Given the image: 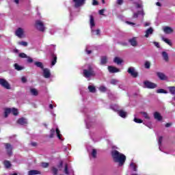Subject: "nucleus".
Here are the masks:
<instances>
[{
  "label": "nucleus",
  "instance_id": "1",
  "mask_svg": "<svg viewBox=\"0 0 175 175\" xmlns=\"http://www.w3.org/2000/svg\"><path fill=\"white\" fill-rule=\"evenodd\" d=\"M112 158L114 162H117L119 163V166H122L124 163H125V161L126 160V157H125L122 153L117 150H113L111 152Z\"/></svg>",
  "mask_w": 175,
  "mask_h": 175
},
{
  "label": "nucleus",
  "instance_id": "2",
  "mask_svg": "<svg viewBox=\"0 0 175 175\" xmlns=\"http://www.w3.org/2000/svg\"><path fill=\"white\" fill-rule=\"evenodd\" d=\"M83 76L85 79H90V77H93L95 76V71H94V68L90 64H86L84 66L83 69Z\"/></svg>",
  "mask_w": 175,
  "mask_h": 175
},
{
  "label": "nucleus",
  "instance_id": "3",
  "mask_svg": "<svg viewBox=\"0 0 175 175\" xmlns=\"http://www.w3.org/2000/svg\"><path fill=\"white\" fill-rule=\"evenodd\" d=\"M90 25L92 35L100 36V29H96L95 19L94 18V16H92V15L90 16Z\"/></svg>",
  "mask_w": 175,
  "mask_h": 175
},
{
  "label": "nucleus",
  "instance_id": "4",
  "mask_svg": "<svg viewBox=\"0 0 175 175\" xmlns=\"http://www.w3.org/2000/svg\"><path fill=\"white\" fill-rule=\"evenodd\" d=\"M35 27L40 32H44L46 31V26H44V23L40 20L36 21Z\"/></svg>",
  "mask_w": 175,
  "mask_h": 175
},
{
  "label": "nucleus",
  "instance_id": "5",
  "mask_svg": "<svg viewBox=\"0 0 175 175\" xmlns=\"http://www.w3.org/2000/svg\"><path fill=\"white\" fill-rule=\"evenodd\" d=\"M53 50L50 51V54L51 57V66H54L57 64V55L54 53L53 51H55V45H52L51 46Z\"/></svg>",
  "mask_w": 175,
  "mask_h": 175
},
{
  "label": "nucleus",
  "instance_id": "6",
  "mask_svg": "<svg viewBox=\"0 0 175 175\" xmlns=\"http://www.w3.org/2000/svg\"><path fill=\"white\" fill-rule=\"evenodd\" d=\"M15 35L20 39L25 38V31H24V29L19 27L15 31Z\"/></svg>",
  "mask_w": 175,
  "mask_h": 175
},
{
  "label": "nucleus",
  "instance_id": "7",
  "mask_svg": "<svg viewBox=\"0 0 175 175\" xmlns=\"http://www.w3.org/2000/svg\"><path fill=\"white\" fill-rule=\"evenodd\" d=\"M4 146L5 147V150L7 152V154L8 155V157H12L13 152L12 151H13V146H12V145L10 144H4Z\"/></svg>",
  "mask_w": 175,
  "mask_h": 175
},
{
  "label": "nucleus",
  "instance_id": "8",
  "mask_svg": "<svg viewBox=\"0 0 175 175\" xmlns=\"http://www.w3.org/2000/svg\"><path fill=\"white\" fill-rule=\"evenodd\" d=\"M0 85L5 90H10V84L5 79H0Z\"/></svg>",
  "mask_w": 175,
  "mask_h": 175
},
{
  "label": "nucleus",
  "instance_id": "9",
  "mask_svg": "<svg viewBox=\"0 0 175 175\" xmlns=\"http://www.w3.org/2000/svg\"><path fill=\"white\" fill-rule=\"evenodd\" d=\"M144 85H145L144 86L145 88H150V89L157 88V84L148 81H145L144 82Z\"/></svg>",
  "mask_w": 175,
  "mask_h": 175
},
{
  "label": "nucleus",
  "instance_id": "10",
  "mask_svg": "<svg viewBox=\"0 0 175 175\" xmlns=\"http://www.w3.org/2000/svg\"><path fill=\"white\" fill-rule=\"evenodd\" d=\"M128 73L132 76V77L136 78L138 76V73L137 72L136 70H135V68L130 67L127 70Z\"/></svg>",
  "mask_w": 175,
  "mask_h": 175
},
{
  "label": "nucleus",
  "instance_id": "11",
  "mask_svg": "<svg viewBox=\"0 0 175 175\" xmlns=\"http://www.w3.org/2000/svg\"><path fill=\"white\" fill-rule=\"evenodd\" d=\"M43 76L45 79H50L51 76V72H50V70L49 68H43Z\"/></svg>",
  "mask_w": 175,
  "mask_h": 175
},
{
  "label": "nucleus",
  "instance_id": "12",
  "mask_svg": "<svg viewBox=\"0 0 175 175\" xmlns=\"http://www.w3.org/2000/svg\"><path fill=\"white\" fill-rule=\"evenodd\" d=\"M64 173L66 175H70V174H73V170L72 169V167H68L67 165V164H66L65 167H64Z\"/></svg>",
  "mask_w": 175,
  "mask_h": 175
},
{
  "label": "nucleus",
  "instance_id": "13",
  "mask_svg": "<svg viewBox=\"0 0 175 175\" xmlns=\"http://www.w3.org/2000/svg\"><path fill=\"white\" fill-rule=\"evenodd\" d=\"M163 31L165 32L166 34L169 35L170 33H173V29L170 27L165 26L163 27Z\"/></svg>",
  "mask_w": 175,
  "mask_h": 175
},
{
  "label": "nucleus",
  "instance_id": "14",
  "mask_svg": "<svg viewBox=\"0 0 175 175\" xmlns=\"http://www.w3.org/2000/svg\"><path fill=\"white\" fill-rule=\"evenodd\" d=\"M75 3V8H80L84 5L85 0H73Z\"/></svg>",
  "mask_w": 175,
  "mask_h": 175
},
{
  "label": "nucleus",
  "instance_id": "15",
  "mask_svg": "<svg viewBox=\"0 0 175 175\" xmlns=\"http://www.w3.org/2000/svg\"><path fill=\"white\" fill-rule=\"evenodd\" d=\"M145 37L146 38H150V36H151V35H152V33H154V29H152V27H150L149 29H146V31H145Z\"/></svg>",
  "mask_w": 175,
  "mask_h": 175
},
{
  "label": "nucleus",
  "instance_id": "16",
  "mask_svg": "<svg viewBox=\"0 0 175 175\" xmlns=\"http://www.w3.org/2000/svg\"><path fill=\"white\" fill-rule=\"evenodd\" d=\"M157 76L160 80H167V77L163 72H157Z\"/></svg>",
  "mask_w": 175,
  "mask_h": 175
},
{
  "label": "nucleus",
  "instance_id": "17",
  "mask_svg": "<svg viewBox=\"0 0 175 175\" xmlns=\"http://www.w3.org/2000/svg\"><path fill=\"white\" fill-rule=\"evenodd\" d=\"M108 70L110 73H118L120 72V69L111 66H108Z\"/></svg>",
  "mask_w": 175,
  "mask_h": 175
},
{
  "label": "nucleus",
  "instance_id": "18",
  "mask_svg": "<svg viewBox=\"0 0 175 175\" xmlns=\"http://www.w3.org/2000/svg\"><path fill=\"white\" fill-rule=\"evenodd\" d=\"M18 124H20V125H27L28 124V122L27 121V119L24 118H21L17 121Z\"/></svg>",
  "mask_w": 175,
  "mask_h": 175
},
{
  "label": "nucleus",
  "instance_id": "19",
  "mask_svg": "<svg viewBox=\"0 0 175 175\" xmlns=\"http://www.w3.org/2000/svg\"><path fill=\"white\" fill-rule=\"evenodd\" d=\"M153 116L154 120H157V121H162V116L159 112H154Z\"/></svg>",
  "mask_w": 175,
  "mask_h": 175
},
{
  "label": "nucleus",
  "instance_id": "20",
  "mask_svg": "<svg viewBox=\"0 0 175 175\" xmlns=\"http://www.w3.org/2000/svg\"><path fill=\"white\" fill-rule=\"evenodd\" d=\"M27 174L28 175H38V174H41V172L39 170H31L28 172Z\"/></svg>",
  "mask_w": 175,
  "mask_h": 175
},
{
  "label": "nucleus",
  "instance_id": "21",
  "mask_svg": "<svg viewBox=\"0 0 175 175\" xmlns=\"http://www.w3.org/2000/svg\"><path fill=\"white\" fill-rule=\"evenodd\" d=\"M129 42L130 44L133 47H136V46H137V41L136 40V38H133L130 39Z\"/></svg>",
  "mask_w": 175,
  "mask_h": 175
},
{
  "label": "nucleus",
  "instance_id": "22",
  "mask_svg": "<svg viewBox=\"0 0 175 175\" xmlns=\"http://www.w3.org/2000/svg\"><path fill=\"white\" fill-rule=\"evenodd\" d=\"M139 14H142V16H144V11L142 10L141 11H138L137 12H134L133 18H137V17H139Z\"/></svg>",
  "mask_w": 175,
  "mask_h": 175
},
{
  "label": "nucleus",
  "instance_id": "23",
  "mask_svg": "<svg viewBox=\"0 0 175 175\" xmlns=\"http://www.w3.org/2000/svg\"><path fill=\"white\" fill-rule=\"evenodd\" d=\"M88 89L89 90V92H92V94H95V92H96V88H95L94 85H90L88 87Z\"/></svg>",
  "mask_w": 175,
  "mask_h": 175
},
{
  "label": "nucleus",
  "instance_id": "24",
  "mask_svg": "<svg viewBox=\"0 0 175 175\" xmlns=\"http://www.w3.org/2000/svg\"><path fill=\"white\" fill-rule=\"evenodd\" d=\"M118 115L120 117H122V118H126V116H128V113L122 110H120L118 111Z\"/></svg>",
  "mask_w": 175,
  "mask_h": 175
},
{
  "label": "nucleus",
  "instance_id": "25",
  "mask_svg": "<svg viewBox=\"0 0 175 175\" xmlns=\"http://www.w3.org/2000/svg\"><path fill=\"white\" fill-rule=\"evenodd\" d=\"M3 165L5 169H10V167H12V163H10V161L8 160H5L3 161Z\"/></svg>",
  "mask_w": 175,
  "mask_h": 175
},
{
  "label": "nucleus",
  "instance_id": "26",
  "mask_svg": "<svg viewBox=\"0 0 175 175\" xmlns=\"http://www.w3.org/2000/svg\"><path fill=\"white\" fill-rule=\"evenodd\" d=\"M161 55H162L164 61H165L166 62H167V61H169V55L167 54V53L163 51L161 53Z\"/></svg>",
  "mask_w": 175,
  "mask_h": 175
},
{
  "label": "nucleus",
  "instance_id": "27",
  "mask_svg": "<svg viewBox=\"0 0 175 175\" xmlns=\"http://www.w3.org/2000/svg\"><path fill=\"white\" fill-rule=\"evenodd\" d=\"M12 113V109L10 108H7L5 109L4 111V117L5 118H8V117L9 116V115Z\"/></svg>",
  "mask_w": 175,
  "mask_h": 175
},
{
  "label": "nucleus",
  "instance_id": "28",
  "mask_svg": "<svg viewBox=\"0 0 175 175\" xmlns=\"http://www.w3.org/2000/svg\"><path fill=\"white\" fill-rule=\"evenodd\" d=\"M140 114H142V116L144 117V118H145V120H150L151 118L148 115V113H147V112L142 111V112H140Z\"/></svg>",
  "mask_w": 175,
  "mask_h": 175
},
{
  "label": "nucleus",
  "instance_id": "29",
  "mask_svg": "<svg viewBox=\"0 0 175 175\" xmlns=\"http://www.w3.org/2000/svg\"><path fill=\"white\" fill-rule=\"evenodd\" d=\"M113 62H115V64H117V65H121V64H122V59L118 57L114 58Z\"/></svg>",
  "mask_w": 175,
  "mask_h": 175
},
{
  "label": "nucleus",
  "instance_id": "30",
  "mask_svg": "<svg viewBox=\"0 0 175 175\" xmlns=\"http://www.w3.org/2000/svg\"><path fill=\"white\" fill-rule=\"evenodd\" d=\"M30 92L31 94V95H33L34 96H38L39 92H38V90L35 89V88H31L30 89Z\"/></svg>",
  "mask_w": 175,
  "mask_h": 175
},
{
  "label": "nucleus",
  "instance_id": "31",
  "mask_svg": "<svg viewBox=\"0 0 175 175\" xmlns=\"http://www.w3.org/2000/svg\"><path fill=\"white\" fill-rule=\"evenodd\" d=\"M34 65H36V66H37V68H40V69H44V67L43 66V63L40 62H34Z\"/></svg>",
  "mask_w": 175,
  "mask_h": 175
},
{
  "label": "nucleus",
  "instance_id": "32",
  "mask_svg": "<svg viewBox=\"0 0 175 175\" xmlns=\"http://www.w3.org/2000/svg\"><path fill=\"white\" fill-rule=\"evenodd\" d=\"M130 167L131 170H133V172H137V165H136V164L134 163H131Z\"/></svg>",
  "mask_w": 175,
  "mask_h": 175
},
{
  "label": "nucleus",
  "instance_id": "33",
  "mask_svg": "<svg viewBox=\"0 0 175 175\" xmlns=\"http://www.w3.org/2000/svg\"><path fill=\"white\" fill-rule=\"evenodd\" d=\"M161 40H163V42H165V43H167V44H168L169 46H172V41H170V40L165 38V37H162Z\"/></svg>",
  "mask_w": 175,
  "mask_h": 175
},
{
  "label": "nucleus",
  "instance_id": "34",
  "mask_svg": "<svg viewBox=\"0 0 175 175\" xmlns=\"http://www.w3.org/2000/svg\"><path fill=\"white\" fill-rule=\"evenodd\" d=\"M106 64H107V57L106 56L102 57L100 64L101 65H106Z\"/></svg>",
  "mask_w": 175,
  "mask_h": 175
},
{
  "label": "nucleus",
  "instance_id": "35",
  "mask_svg": "<svg viewBox=\"0 0 175 175\" xmlns=\"http://www.w3.org/2000/svg\"><path fill=\"white\" fill-rule=\"evenodd\" d=\"M92 46H86V48H85V51H86V54H91V53H92Z\"/></svg>",
  "mask_w": 175,
  "mask_h": 175
},
{
  "label": "nucleus",
  "instance_id": "36",
  "mask_svg": "<svg viewBox=\"0 0 175 175\" xmlns=\"http://www.w3.org/2000/svg\"><path fill=\"white\" fill-rule=\"evenodd\" d=\"M14 66L16 70H23V69H24V66H21L18 65V64H15L14 65Z\"/></svg>",
  "mask_w": 175,
  "mask_h": 175
},
{
  "label": "nucleus",
  "instance_id": "37",
  "mask_svg": "<svg viewBox=\"0 0 175 175\" xmlns=\"http://www.w3.org/2000/svg\"><path fill=\"white\" fill-rule=\"evenodd\" d=\"M11 113L14 116H18V109H17L16 108H12V109H11Z\"/></svg>",
  "mask_w": 175,
  "mask_h": 175
},
{
  "label": "nucleus",
  "instance_id": "38",
  "mask_svg": "<svg viewBox=\"0 0 175 175\" xmlns=\"http://www.w3.org/2000/svg\"><path fill=\"white\" fill-rule=\"evenodd\" d=\"M56 135L58 139H59V140H62L61 137L62 135H61V131H59V129L58 128H56Z\"/></svg>",
  "mask_w": 175,
  "mask_h": 175
},
{
  "label": "nucleus",
  "instance_id": "39",
  "mask_svg": "<svg viewBox=\"0 0 175 175\" xmlns=\"http://www.w3.org/2000/svg\"><path fill=\"white\" fill-rule=\"evenodd\" d=\"M118 83H120V81L117 79H111L110 84H112V85H117Z\"/></svg>",
  "mask_w": 175,
  "mask_h": 175
},
{
  "label": "nucleus",
  "instance_id": "40",
  "mask_svg": "<svg viewBox=\"0 0 175 175\" xmlns=\"http://www.w3.org/2000/svg\"><path fill=\"white\" fill-rule=\"evenodd\" d=\"M111 109H112V110H114V111H118L119 107L117 105L114 104L111 105Z\"/></svg>",
  "mask_w": 175,
  "mask_h": 175
},
{
  "label": "nucleus",
  "instance_id": "41",
  "mask_svg": "<svg viewBox=\"0 0 175 175\" xmlns=\"http://www.w3.org/2000/svg\"><path fill=\"white\" fill-rule=\"evenodd\" d=\"M96 154H97L96 149H92V151L91 153L92 158H96Z\"/></svg>",
  "mask_w": 175,
  "mask_h": 175
},
{
  "label": "nucleus",
  "instance_id": "42",
  "mask_svg": "<svg viewBox=\"0 0 175 175\" xmlns=\"http://www.w3.org/2000/svg\"><path fill=\"white\" fill-rule=\"evenodd\" d=\"M157 94H167L166 90H165L163 89H159L157 90Z\"/></svg>",
  "mask_w": 175,
  "mask_h": 175
},
{
  "label": "nucleus",
  "instance_id": "43",
  "mask_svg": "<svg viewBox=\"0 0 175 175\" xmlns=\"http://www.w3.org/2000/svg\"><path fill=\"white\" fill-rule=\"evenodd\" d=\"M170 92L172 94H175V87H169Z\"/></svg>",
  "mask_w": 175,
  "mask_h": 175
},
{
  "label": "nucleus",
  "instance_id": "44",
  "mask_svg": "<svg viewBox=\"0 0 175 175\" xmlns=\"http://www.w3.org/2000/svg\"><path fill=\"white\" fill-rule=\"evenodd\" d=\"M134 122H136L137 124H142L143 123V121L142 119L137 118L136 117L133 120Z\"/></svg>",
  "mask_w": 175,
  "mask_h": 175
},
{
  "label": "nucleus",
  "instance_id": "45",
  "mask_svg": "<svg viewBox=\"0 0 175 175\" xmlns=\"http://www.w3.org/2000/svg\"><path fill=\"white\" fill-rule=\"evenodd\" d=\"M162 139H163L162 137H159V139H158V144H159V146L160 151H162V149H161V145L162 144Z\"/></svg>",
  "mask_w": 175,
  "mask_h": 175
},
{
  "label": "nucleus",
  "instance_id": "46",
  "mask_svg": "<svg viewBox=\"0 0 175 175\" xmlns=\"http://www.w3.org/2000/svg\"><path fill=\"white\" fill-rule=\"evenodd\" d=\"M52 172H53V174H55V175L58 174V169L56 168L55 167H52Z\"/></svg>",
  "mask_w": 175,
  "mask_h": 175
},
{
  "label": "nucleus",
  "instance_id": "47",
  "mask_svg": "<svg viewBox=\"0 0 175 175\" xmlns=\"http://www.w3.org/2000/svg\"><path fill=\"white\" fill-rule=\"evenodd\" d=\"M55 129H52L51 130V134H50L49 137H51V138L54 137V134H55Z\"/></svg>",
  "mask_w": 175,
  "mask_h": 175
},
{
  "label": "nucleus",
  "instance_id": "48",
  "mask_svg": "<svg viewBox=\"0 0 175 175\" xmlns=\"http://www.w3.org/2000/svg\"><path fill=\"white\" fill-rule=\"evenodd\" d=\"M106 87L102 85V86H100L99 88V91H100L101 92H106Z\"/></svg>",
  "mask_w": 175,
  "mask_h": 175
},
{
  "label": "nucleus",
  "instance_id": "49",
  "mask_svg": "<svg viewBox=\"0 0 175 175\" xmlns=\"http://www.w3.org/2000/svg\"><path fill=\"white\" fill-rule=\"evenodd\" d=\"M146 126H148V128H150V129H152V124H151V122H149L148 123H144Z\"/></svg>",
  "mask_w": 175,
  "mask_h": 175
},
{
  "label": "nucleus",
  "instance_id": "50",
  "mask_svg": "<svg viewBox=\"0 0 175 175\" xmlns=\"http://www.w3.org/2000/svg\"><path fill=\"white\" fill-rule=\"evenodd\" d=\"M144 65H145L146 69H150V67L151 66L150 62H146Z\"/></svg>",
  "mask_w": 175,
  "mask_h": 175
},
{
  "label": "nucleus",
  "instance_id": "51",
  "mask_svg": "<svg viewBox=\"0 0 175 175\" xmlns=\"http://www.w3.org/2000/svg\"><path fill=\"white\" fill-rule=\"evenodd\" d=\"M18 44H20L21 46H28V42H27L25 41H22V42H18Z\"/></svg>",
  "mask_w": 175,
  "mask_h": 175
},
{
  "label": "nucleus",
  "instance_id": "52",
  "mask_svg": "<svg viewBox=\"0 0 175 175\" xmlns=\"http://www.w3.org/2000/svg\"><path fill=\"white\" fill-rule=\"evenodd\" d=\"M18 57H20V58H27V54L24 53H19Z\"/></svg>",
  "mask_w": 175,
  "mask_h": 175
},
{
  "label": "nucleus",
  "instance_id": "53",
  "mask_svg": "<svg viewBox=\"0 0 175 175\" xmlns=\"http://www.w3.org/2000/svg\"><path fill=\"white\" fill-rule=\"evenodd\" d=\"M85 123H86V128L88 129H90L91 125H90V120H85Z\"/></svg>",
  "mask_w": 175,
  "mask_h": 175
},
{
  "label": "nucleus",
  "instance_id": "54",
  "mask_svg": "<svg viewBox=\"0 0 175 175\" xmlns=\"http://www.w3.org/2000/svg\"><path fill=\"white\" fill-rule=\"evenodd\" d=\"M27 62H29V64H32V62H33V59L31 57L27 56Z\"/></svg>",
  "mask_w": 175,
  "mask_h": 175
},
{
  "label": "nucleus",
  "instance_id": "55",
  "mask_svg": "<svg viewBox=\"0 0 175 175\" xmlns=\"http://www.w3.org/2000/svg\"><path fill=\"white\" fill-rule=\"evenodd\" d=\"M92 5L93 6H98V5H99V3L96 0H92Z\"/></svg>",
  "mask_w": 175,
  "mask_h": 175
},
{
  "label": "nucleus",
  "instance_id": "56",
  "mask_svg": "<svg viewBox=\"0 0 175 175\" xmlns=\"http://www.w3.org/2000/svg\"><path fill=\"white\" fill-rule=\"evenodd\" d=\"M49 33L51 35H54V33H55V29L52 28L49 30Z\"/></svg>",
  "mask_w": 175,
  "mask_h": 175
},
{
  "label": "nucleus",
  "instance_id": "57",
  "mask_svg": "<svg viewBox=\"0 0 175 175\" xmlns=\"http://www.w3.org/2000/svg\"><path fill=\"white\" fill-rule=\"evenodd\" d=\"M41 166L42 167H49V163H42Z\"/></svg>",
  "mask_w": 175,
  "mask_h": 175
},
{
  "label": "nucleus",
  "instance_id": "58",
  "mask_svg": "<svg viewBox=\"0 0 175 175\" xmlns=\"http://www.w3.org/2000/svg\"><path fill=\"white\" fill-rule=\"evenodd\" d=\"M116 3L118 5H122V3H124V0H117Z\"/></svg>",
  "mask_w": 175,
  "mask_h": 175
},
{
  "label": "nucleus",
  "instance_id": "59",
  "mask_svg": "<svg viewBox=\"0 0 175 175\" xmlns=\"http://www.w3.org/2000/svg\"><path fill=\"white\" fill-rule=\"evenodd\" d=\"M22 83H27V78L25 77H23L21 78Z\"/></svg>",
  "mask_w": 175,
  "mask_h": 175
},
{
  "label": "nucleus",
  "instance_id": "60",
  "mask_svg": "<svg viewBox=\"0 0 175 175\" xmlns=\"http://www.w3.org/2000/svg\"><path fill=\"white\" fill-rule=\"evenodd\" d=\"M136 8H137V9H139V8H143V5L139 4V3H136Z\"/></svg>",
  "mask_w": 175,
  "mask_h": 175
},
{
  "label": "nucleus",
  "instance_id": "61",
  "mask_svg": "<svg viewBox=\"0 0 175 175\" xmlns=\"http://www.w3.org/2000/svg\"><path fill=\"white\" fill-rule=\"evenodd\" d=\"M103 13H105V10H99V14H100L101 16H103Z\"/></svg>",
  "mask_w": 175,
  "mask_h": 175
},
{
  "label": "nucleus",
  "instance_id": "62",
  "mask_svg": "<svg viewBox=\"0 0 175 175\" xmlns=\"http://www.w3.org/2000/svg\"><path fill=\"white\" fill-rule=\"evenodd\" d=\"M119 88H120V90H125V86H124V85H119Z\"/></svg>",
  "mask_w": 175,
  "mask_h": 175
},
{
  "label": "nucleus",
  "instance_id": "63",
  "mask_svg": "<svg viewBox=\"0 0 175 175\" xmlns=\"http://www.w3.org/2000/svg\"><path fill=\"white\" fill-rule=\"evenodd\" d=\"M154 46H156V47H157L158 49H159V42H154Z\"/></svg>",
  "mask_w": 175,
  "mask_h": 175
},
{
  "label": "nucleus",
  "instance_id": "64",
  "mask_svg": "<svg viewBox=\"0 0 175 175\" xmlns=\"http://www.w3.org/2000/svg\"><path fill=\"white\" fill-rule=\"evenodd\" d=\"M126 24H129V25H135L134 23L126 21Z\"/></svg>",
  "mask_w": 175,
  "mask_h": 175
}]
</instances>
